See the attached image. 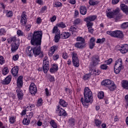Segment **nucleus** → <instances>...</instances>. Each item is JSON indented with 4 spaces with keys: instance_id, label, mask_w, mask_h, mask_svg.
<instances>
[{
    "instance_id": "nucleus-59",
    "label": "nucleus",
    "mask_w": 128,
    "mask_h": 128,
    "mask_svg": "<svg viewBox=\"0 0 128 128\" xmlns=\"http://www.w3.org/2000/svg\"><path fill=\"white\" fill-rule=\"evenodd\" d=\"M56 16H54L52 18H50V20L51 22H56Z\"/></svg>"
},
{
    "instance_id": "nucleus-63",
    "label": "nucleus",
    "mask_w": 128,
    "mask_h": 128,
    "mask_svg": "<svg viewBox=\"0 0 128 128\" xmlns=\"http://www.w3.org/2000/svg\"><path fill=\"white\" fill-rule=\"evenodd\" d=\"M18 58H19V56L18 54H15L12 56V58L14 60H18Z\"/></svg>"
},
{
    "instance_id": "nucleus-56",
    "label": "nucleus",
    "mask_w": 128,
    "mask_h": 128,
    "mask_svg": "<svg viewBox=\"0 0 128 128\" xmlns=\"http://www.w3.org/2000/svg\"><path fill=\"white\" fill-rule=\"evenodd\" d=\"M32 116H34V112H30L28 114L26 115V118H28L29 120H30Z\"/></svg>"
},
{
    "instance_id": "nucleus-26",
    "label": "nucleus",
    "mask_w": 128,
    "mask_h": 128,
    "mask_svg": "<svg viewBox=\"0 0 128 128\" xmlns=\"http://www.w3.org/2000/svg\"><path fill=\"white\" fill-rule=\"evenodd\" d=\"M80 12L81 14L84 16L86 14V8L84 6H81L80 8Z\"/></svg>"
},
{
    "instance_id": "nucleus-10",
    "label": "nucleus",
    "mask_w": 128,
    "mask_h": 128,
    "mask_svg": "<svg viewBox=\"0 0 128 128\" xmlns=\"http://www.w3.org/2000/svg\"><path fill=\"white\" fill-rule=\"evenodd\" d=\"M26 14V12H24L21 16L20 24L22 26H26L28 22V16Z\"/></svg>"
},
{
    "instance_id": "nucleus-43",
    "label": "nucleus",
    "mask_w": 128,
    "mask_h": 128,
    "mask_svg": "<svg viewBox=\"0 0 128 128\" xmlns=\"http://www.w3.org/2000/svg\"><path fill=\"white\" fill-rule=\"evenodd\" d=\"M48 10V6H44L41 8L40 10V12L42 14H44L46 12V10Z\"/></svg>"
},
{
    "instance_id": "nucleus-3",
    "label": "nucleus",
    "mask_w": 128,
    "mask_h": 128,
    "mask_svg": "<svg viewBox=\"0 0 128 128\" xmlns=\"http://www.w3.org/2000/svg\"><path fill=\"white\" fill-rule=\"evenodd\" d=\"M8 42L11 44V50L12 52H16L20 46V40L16 39V37L13 36L8 40Z\"/></svg>"
},
{
    "instance_id": "nucleus-13",
    "label": "nucleus",
    "mask_w": 128,
    "mask_h": 128,
    "mask_svg": "<svg viewBox=\"0 0 128 128\" xmlns=\"http://www.w3.org/2000/svg\"><path fill=\"white\" fill-rule=\"evenodd\" d=\"M22 78V76H20L17 80V86L18 88H22V86H24Z\"/></svg>"
},
{
    "instance_id": "nucleus-12",
    "label": "nucleus",
    "mask_w": 128,
    "mask_h": 128,
    "mask_svg": "<svg viewBox=\"0 0 128 128\" xmlns=\"http://www.w3.org/2000/svg\"><path fill=\"white\" fill-rule=\"evenodd\" d=\"M11 72L13 76H14V78L16 76H18V66H14L12 69Z\"/></svg>"
},
{
    "instance_id": "nucleus-36",
    "label": "nucleus",
    "mask_w": 128,
    "mask_h": 128,
    "mask_svg": "<svg viewBox=\"0 0 128 128\" xmlns=\"http://www.w3.org/2000/svg\"><path fill=\"white\" fill-rule=\"evenodd\" d=\"M98 2L96 0H89V4L90 6H96V4H98Z\"/></svg>"
},
{
    "instance_id": "nucleus-6",
    "label": "nucleus",
    "mask_w": 128,
    "mask_h": 128,
    "mask_svg": "<svg viewBox=\"0 0 128 128\" xmlns=\"http://www.w3.org/2000/svg\"><path fill=\"white\" fill-rule=\"evenodd\" d=\"M72 56L73 66L75 68H78L80 66V60L78 59V54L76 52H73L72 53Z\"/></svg>"
},
{
    "instance_id": "nucleus-15",
    "label": "nucleus",
    "mask_w": 128,
    "mask_h": 128,
    "mask_svg": "<svg viewBox=\"0 0 128 128\" xmlns=\"http://www.w3.org/2000/svg\"><path fill=\"white\" fill-rule=\"evenodd\" d=\"M114 81L110 80H108V79H106L105 80H104L102 82V86H108H108L111 84L112 83V82H113Z\"/></svg>"
},
{
    "instance_id": "nucleus-62",
    "label": "nucleus",
    "mask_w": 128,
    "mask_h": 128,
    "mask_svg": "<svg viewBox=\"0 0 128 128\" xmlns=\"http://www.w3.org/2000/svg\"><path fill=\"white\" fill-rule=\"evenodd\" d=\"M69 122H70V124H71L72 126H74V119L72 118H70L69 120Z\"/></svg>"
},
{
    "instance_id": "nucleus-61",
    "label": "nucleus",
    "mask_w": 128,
    "mask_h": 128,
    "mask_svg": "<svg viewBox=\"0 0 128 128\" xmlns=\"http://www.w3.org/2000/svg\"><path fill=\"white\" fill-rule=\"evenodd\" d=\"M100 68L102 70H107L108 69V66L106 64H102L100 66Z\"/></svg>"
},
{
    "instance_id": "nucleus-53",
    "label": "nucleus",
    "mask_w": 128,
    "mask_h": 128,
    "mask_svg": "<svg viewBox=\"0 0 128 128\" xmlns=\"http://www.w3.org/2000/svg\"><path fill=\"white\" fill-rule=\"evenodd\" d=\"M70 32H72V34H74V32H76V28L74 26H72L69 29Z\"/></svg>"
},
{
    "instance_id": "nucleus-4",
    "label": "nucleus",
    "mask_w": 128,
    "mask_h": 128,
    "mask_svg": "<svg viewBox=\"0 0 128 128\" xmlns=\"http://www.w3.org/2000/svg\"><path fill=\"white\" fill-rule=\"evenodd\" d=\"M122 70V58H119L116 61L114 66V72L116 74L120 72Z\"/></svg>"
},
{
    "instance_id": "nucleus-7",
    "label": "nucleus",
    "mask_w": 128,
    "mask_h": 128,
    "mask_svg": "<svg viewBox=\"0 0 128 128\" xmlns=\"http://www.w3.org/2000/svg\"><path fill=\"white\" fill-rule=\"evenodd\" d=\"M100 62V56L98 55L93 56L90 60V68H94V66H98V62Z\"/></svg>"
},
{
    "instance_id": "nucleus-30",
    "label": "nucleus",
    "mask_w": 128,
    "mask_h": 128,
    "mask_svg": "<svg viewBox=\"0 0 128 128\" xmlns=\"http://www.w3.org/2000/svg\"><path fill=\"white\" fill-rule=\"evenodd\" d=\"M58 28H66V25L64 22H60L56 25Z\"/></svg>"
},
{
    "instance_id": "nucleus-47",
    "label": "nucleus",
    "mask_w": 128,
    "mask_h": 128,
    "mask_svg": "<svg viewBox=\"0 0 128 128\" xmlns=\"http://www.w3.org/2000/svg\"><path fill=\"white\" fill-rule=\"evenodd\" d=\"M36 106H42V98L38 99Z\"/></svg>"
},
{
    "instance_id": "nucleus-37",
    "label": "nucleus",
    "mask_w": 128,
    "mask_h": 128,
    "mask_svg": "<svg viewBox=\"0 0 128 128\" xmlns=\"http://www.w3.org/2000/svg\"><path fill=\"white\" fill-rule=\"evenodd\" d=\"M98 98H100L102 100V98H104V92L100 91L98 93Z\"/></svg>"
},
{
    "instance_id": "nucleus-46",
    "label": "nucleus",
    "mask_w": 128,
    "mask_h": 128,
    "mask_svg": "<svg viewBox=\"0 0 128 128\" xmlns=\"http://www.w3.org/2000/svg\"><path fill=\"white\" fill-rule=\"evenodd\" d=\"M54 6L55 8H60V6H62V3L60 2H55L54 4Z\"/></svg>"
},
{
    "instance_id": "nucleus-5",
    "label": "nucleus",
    "mask_w": 128,
    "mask_h": 128,
    "mask_svg": "<svg viewBox=\"0 0 128 128\" xmlns=\"http://www.w3.org/2000/svg\"><path fill=\"white\" fill-rule=\"evenodd\" d=\"M106 34L114 38H124V34L120 30L107 31Z\"/></svg>"
},
{
    "instance_id": "nucleus-40",
    "label": "nucleus",
    "mask_w": 128,
    "mask_h": 128,
    "mask_svg": "<svg viewBox=\"0 0 128 128\" xmlns=\"http://www.w3.org/2000/svg\"><path fill=\"white\" fill-rule=\"evenodd\" d=\"M49 64L50 62H48V58L46 56L43 60V64Z\"/></svg>"
},
{
    "instance_id": "nucleus-64",
    "label": "nucleus",
    "mask_w": 128,
    "mask_h": 128,
    "mask_svg": "<svg viewBox=\"0 0 128 128\" xmlns=\"http://www.w3.org/2000/svg\"><path fill=\"white\" fill-rule=\"evenodd\" d=\"M88 32L92 34H94V28H92V27L88 28Z\"/></svg>"
},
{
    "instance_id": "nucleus-41",
    "label": "nucleus",
    "mask_w": 128,
    "mask_h": 128,
    "mask_svg": "<svg viewBox=\"0 0 128 128\" xmlns=\"http://www.w3.org/2000/svg\"><path fill=\"white\" fill-rule=\"evenodd\" d=\"M10 124H14L16 122V116H12L10 117Z\"/></svg>"
},
{
    "instance_id": "nucleus-54",
    "label": "nucleus",
    "mask_w": 128,
    "mask_h": 128,
    "mask_svg": "<svg viewBox=\"0 0 128 128\" xmlns=\"http://www.w3.org/2000/svg\"><path fill=\"white\" fill-rule=\"evenodd\" d=\"M32 108H34V104H30V106L26 107V110H32Z\"/></svg>"
},
{
    "instance_id": "nucleus-8",
    "label": "nucleus",
    "mask_w": 128,
    "mask_h": 128,
    "mask_svg": "<svg viewBox=\"0 0 128 128\" xmlns=\"http://www.w3.org/2000/svg\"><path fill=\"white\" fill-rule=\"evenodd\" d=\"M56 112L60 116H68V114H66V110L61 108L60 105L56 106Z\"/></svg>"
},
{
    "instance_id": "nucleus-29",
    "label": "nucleus",
    "mask_w": 128,
    "mask_h": 128,
    "mask_svg": "<svg viewBox=\"0 0 128 128\" xmlns=\"http://www.w3.org/2000/svg\"><path fill=\"white\" fill-rule=\"evenodd\" d=\"M84 22H86V26L88 28H92L94 26V23L92 22L88 21V20H86V19H84Z\"/></svg>"
},
{
    "instance_id": "nucleus-21",
    "label": "nucleus",
    "mask_w": 128,
    "mask_h": 128,
    "mask_svg": "<svg viewBox=\"0 0 128 128\" xmlns=\"http://www.w3.org/2000/svg\"><path fill=\"white\" fill-rule=\"evenodd\" d=\"M97 16L96 15H92L86 18L84 20H88L89 22H94V20H96Z\"/></svg>"
},
{
    "instance_id": "nucleus-25",
    "label": "nucleus",
    "mask_w": 128,
    "mask_h": 128,
    "mask_svg": "<svg viewBox=\"0 0 128 128\" xmlns=\"http://www.w3.org/2000/svg\"><path fill=\"white\" fill-rule=\"evenodd\" d=\"M59 104L63 108H66L68 104L66 102L62 99L60 100Z\"/></svg>"
},
{
    "instance_id": "nucleus-20",
    "label": "nucleus",
    "mask_w": 128,
    "mask_h": 128,
    "mask_svg": "<svg viewBox=\"0 0 128 128\" xmlns=\"http://www.w3.org/2000/svg\"><path fill=\"white\" fill-rule=\"evenodd\" d=\"M56 50H58V47H56V46H53L51 47L48 53L50 56H52V54H54V52H56Z\"/></svg>"
},
{
    "instance_id": "nucleus-51",
    "label": "nucleus",
    "mask_w": 128,
    "mask_h": 128,
    "mask_svg": "<svg viewBox=\"0 0 128 128\" xmlns=\"http://www.w3.org/2000/svg\"><path fill=\"white\" fill-rule=\"evenodd\" d=\"M16 34L18 36H22L24 34L20 30H18L16 32Z\"/></svg>"
},
{
    "instance_id": "nucleus-14",
    "label": "nucleus",
    "mask_w": 128,
    "mask_h": 128,
    "mask_svg": "<svg viewBox=\"0 0 128 128\" xmlns=\"http://www.w3.org/2000/svg\"><path fill=\"white\" fill-rule=\"evenodd\" d=\"M16 92L18 100H22V98H24V92L20 90V88H18Z\"/></svg>"
},
{
    "instance_id": "nucleus-31",
    "label": "nucleus",
    "mask_w": 128,
    "mask_h": 128,
    "mask_svg": "<svg viewBox=\"0 0 128 128\" xmlns=\"http://www.w3.org/2000/svg\"><path fill=\"white\" fill-rule=\"evenodd\" d=\"M76 48H82L84 46V43H82L78 42L75 44Z\"/></svg>"
},
{
    "instance_id": "nucleus-2",
    "label": "nucleus",
    "mask_w": 128,
    "mask_h": 128,
    "mask_svg": "<svg viewBox=\"0 0 128 128\" xmlns=\"http://www.w3.org/2000/svg\"><path fill=\"white\" fill-rule=\"evenodd\" d=\"M84 98H81V102L84 106H88L89 102L90 104L92 102V92L88 87H86L84 88Z\"/></svg>"
},
{
    "instance_id": "nucleus-50",
    "label": "nucleus",
    "mask_w": 128,
    "mask_h": 128,
    "mask_svg": "<svg viewBox=\"0 0 128 128\" xmlns=\"http://www.w3.org/2000/svg\"><path fill=\"white\" fill-rule=\"evenodd\" d=\"M6 62V60L4 56H0V64H4Z\"/></svg>"
},
{
    "instance_id": "nucleus-39",
    "label": "nucleus",
    "mask_w": 128,
    "mask_h": 128,
    "mask_svg": "<svg viewBox=\"0 0 128 128\" xmlns=\"http://www.w3.org/2000/svg\"><path fill=\"white\" fill-rule=\"evenodd\" d=\"M94 76H98L100 74V71L98 70V69H94L92 70Z\"/></svg>"
},
{
    "instance_id": "nucleus-42",
    "label": "nucleus",
    "mask_w": 128,
    "mask_h": 128,
    "mask_svg": "<svg viewBox=\"0 0 128 128\" xmlns=\"http://www.w3.org/2000/svg\"><path fill=\"white\" fill-rule=\"evenodd\" d=\"M8 68H4L2 70V74L4 76H6L8 74Z\"/></svg>"
},
{
    "instance_id": "nucleus-45",
    "label": "nucleus",
    "mask_w": 128,
    "mask_h": 128,
    "mask_svg": "<svg viewBox=\"0 0 128 128\" xmlns=\"http://www.w3.org/2000/svg\"><path fill=\"white\" fill-rule=\"evenodd\" d=\"M6 31L4 28L0 29V36H6Z\"/></svg>"
},
{
    "instance_id": "nucleus-23",
    "label": "nucleus",
    "mask_w": 128,
    "mask_h": 128,
    "mask_svg": "<svg viewBox=\"0 0 128 128\" xmlns=\"http://www.w3.org/2000/svg\"><path fill=\"white\" fill-rule=\"evenodd\" d=\"M52 32L56 34H60V30H58V26L56 25L54 27Z\"/></svg>"
},
{
    "instance_id": "nucleus-28",
    "label": "nucleus",
    "mask_w": 128,
    "mask_h": 128,
    "mask_svg": "<svg viewBox=\"0 0 128 128\" xmlns=\"http://www.w3.org/2000/svg\"><path fill=\"white\" fill-rule=\"evenodd\" d=\"M12 81V75L8 76L4 80V84H8Z\"/></svg>"
},
{
    "instance_id": "nucleus-49",
    "label": "nucleus",
    "mask_w": 128,
    "mask_h": 128,
    "mask_svg": "<svg viewBox=\"0 0 128 128\" xmlns=\"http://www.w3.org/2000/svg\"><path fill=\"white\" fill-rule=\"evenodd\" d=\"M60 34H56L55 36V42H58V40H60Z\"/></svg>"
},
{
    "instance_id": "nucleus-57",
    "label": "nucleus",
    "mask_w": 128,
    "mask_h": 128,
    "mask_svg": "<svg viewBox=\"0 0 128 128\" xmlns=\"http://www.w3.org/2000/svg\"><path fill=\"white\" fill-rule=\"evenodd\" d=\"M90 78V74H86L84 76H83V80H88Z\"/></svg>"
},
{
    "instance_id": "nucleus-34",
    "label": "nucleus",
    "mask_w": 128,
    "mask_h": 128,
    "mask_svg": "<svg viewBox=\"0 0 128 128\" xmlns=\"http://www.w3.org/2000/svg\"><path fill=\"white\" fill-rule=\"evenodd\" d=\"M94 122L96 126H98V128H100V124H102L101 120L98 119H95Z\"/></svg>"
},
{
    "instance_id": "nucleus-11",
    "label": "nucleus",
    "mask_w": 128,
    "mask_h": 128,
    "mask_svg": "<svg viewBox=\"0 0 128 128\" xmlns=\"http://www.w3.org/2000/svg\"><path fill=\"white\" fill-rule=\"evenodd\" d=\"M36 84H34V83H31L30 86V94H36Z\"/></svg>"
},
{
    "instance_id": "nucleus-24",
    "label": "nucleus",
    "mask_w": 128,
    "mask_h": 128,
    "mask_svg": "<svg viewBox=\"0 0 128 128\" xmlns=\"http://www.w3.org/2000/svg\"><path fill=\"white\" fill-rule=\"evenodd\" d=\"M108 88L112 92H114V90H116V84H114V81L112 82L111 84L108 86Z\"/></svg>"
},
{
    "instance_id": "nucleus-32",
    "label": "nucleus",
    "mask_w": 128,
    "mask_h": 128,
    "mask_svg": "<svg viewBox=\"0 0 128 128\" xmlns=\"http://www.w3.org/2000/svg\"><path fill=\"white\" fill-rule=\"evenodd\" d=\"M30 120L28 118L26 117L23 120V124H25L26 126H28V124H30Z\"/></svg>"
},
{
    "instance_id": "nucleus-55",
    "label": "nucleus",
    "mask_w": 128,
    "mask_h": 128,
    "mask_svg": "<svg viewBox=\"0 0 128 128\" xmlns=\"http://www.w3.org/2000/svg\"><path fill=\"white\" fill-rule=\"evenodd\" d=\"M60 58V54H54L53 56V60H58Z\"/></svg>"
},
{
    "instance_id": "nucleus-38",
    "label": "nucleus",
    "mask_w": 128,
    "mask_h": 128,
    "mask_svg": "<svg viewBox=\"0 0 128 128\" xmlns=\"http://www.w3.org/2000/svg\"><path fill=\"white\" fill-rule=\"evenodd\" d=\"M106 42V38L97 39L96 44H104Z\"/></svg>"
},
{
    "instance_id": "nucleus-17",
    "label": "nucleus",
    "mask_w": 128,
    "mask_h": 128,
    "mask_svg": "<svg viewBox=\"0 0 128 128\" xmlns=\"http://www.w3.org/2000/svg\"><path fill=\"white\" fill-rule=\"evenodd\" d=\"M120 52L122 54H126L128 52V45L126 44L122 45L120 49Z\"/></svg>"
},
{
    "instance_id": "nucleus-1",
    "label": "nucleus",
    "mask_w": 128,
    "mask_h": 128,
    "mask_svg": "<svg viewBox=\"0 0 128 128\" xmlns=\"http://www.w3.org/2000/svg\"><path fill=\"white\" fill-rule=\"evenodd\" d=\"M42 31H34L31 38V44L36 46L32 48L31 46L27 47L26 54L28 56H32L33 54L36 56L40 54V44H42Z\"/></svg>"
},
{
    "instance_id": "nucleus-44",
    "label": "nucleus",
    "mask_w": 128,
    "mask_h": 128,
    "mask_svg": "<svg viewBox=\"0 0 128 128\" xmlns=\"http://www.w3.org/2000/svg\"><path fill=\"white\" fill-rule=\"evenodd\" d=\"M13 15H14V13H12V11H11V10L7 11L6 16L8 18H10Z\"/></svg>"
},
{
    "instance_id": "nucleus-48",
    "label": "nucleus",
    "mask_w": 128,
    "mask_h": 128,
    "mask_svg": "<svg viewBox=\"0 0 128 128\" xmlns=\"http://www.w3.org/2000/svg\"><path fill=\"white\" fill-rule=\"evenodd\" d=\"M122 28H128V22H124L121 24Z\"/></svg>"
},
{
    "instance_id": "nucleus-27",
    "label": "nucleus",
    "mask_w": 128,
    "mask_h": 128,
    "mask_svg": "<svg viewBox=\"0 0 128 128\" xmlns=\"http://www.w3.org/2000/svg\"><path fill=\"white\" fill-rule=\"evenodd\" d=\"M50 69V65L48 64H43V70L44 72V74H46L48 72V70Z\"/></svg>"
},
{
    "instance_id": "nucleus-16",
    "label": "nucleus",
    "mask_w": 128,
    "mask_h": 128,
    "mask_svg": "<svg viewBox=\"0 0 128 128\" xmlns=\"http://www.w3.org/2000/svg\"><path fill=\"white\" fill-rule=\"evenodd\" d=\"M58 64H54L52 67L50 68V72L52 74L58 72Z\"/></svg>"
},
{
    "instance_id": "nucleus-35",
    "label": "nucleus",
    "mask_w": 128,
    "mask_h": 128,
    "mask_svg": "<svg viewBox=\"0 0 128 128\" xmlns=\"http://www.w3.org/2000/svg\"><path fill=\"white\" fill-rule=\"evenodd\" d=\"M77 42H80L82 44H84L86 42V40H84V38L80 36H78L76 38Z\"/></svg>"
},
{
    "instance_id": "nucleus-9",
    "label": "nucleus",
    "mask_w": 128,
    "mask_h": 128,
    "mask_svg": "<svg viewBox=\"0 0 128 128\" xmlns=\"http://www.w3.org/2000/svg\"><path fill=\"white\" fill-rule=\"evenodd\" d=\"M120 9L119 8H116L115 10H113V11H112L111 12H108L106 13V16L108 18H112L114 16H116V14L120 12Z\"/></svg>"
},
{
    "instance_id": "nucleus-52",
    "label": "nucleus",
    "mask_w": 128,
    "mask_h": 128,
    "mask_svg": "<svg viewBox=\"0 0 128 128\" xmlns=\"http://www.w3.org/2000/svg\"><path fill=\"white\" fill-rule=\"evenodd\" d=\"M32 28V24H28L26 26V32H29V30H30V28Z\"/></svg>"
},
{
    "instance_id": "nucleus-18",
    "label": "nucleus",
    "mask_w": 128,
    "mask_h": 128,
    "mask_svg": "<svg viewBox=\"0 0 128 128\" xmlns=\"http://www.w3.org/2000/svg\"><path fill=\"white\" fill-rule=\"evenodd\" d=\"M120 8L126 14H128V6L125 4H122L120 5Z\"/></svg>"
},
{
    "instance_id": "nucleus-58",
    "label": "nucleus",
    "mask_w": 128,
    "mask_h": 128,
    "mask_svg": "<svg viewBox=\"0 0 128 128\" xmlns=\"http://www.w3.org/2000/svg\"><path fill=\"white\" fill-rule=\"evenodd\" d=\"M62 58L64 60H66L67 58H68V53L64 52L62 54Z\"/></svg>"
},
{
    "instance_id": "nucleus-60",
    "label": "nucleus",
    "mask_w": 128,
    "mask_h": 128,
    "mask_svg": "<svg viewBox=\"0 0 128 128\" xmlns=\"http://www.w3.org/2000/svg\"><path fill=\"white\" fill-rule=\"evenodd\" d=\"M82 22V20H80V18H77L74 21L76 24H80V22Z\"/></svg>"
},
{
    "instance_id": "nucleus-22",
    "label": "nucleus",
    "mask_w": 128,
    "mask_h": 128,
    "mask_svg": "<svg viewBox=\"0 0 128 128\" xmlns=\"http://www.w3.org/2000/svg\"><path fill=\"white\" fill-rule=\"evenodd\" d=\"M122 88L125 90H128V80H123L122 82Z\"/></svg>"
},
{
    "instance_id": "nucleus-33",
    "label": "nucleus",
    "mask_w": 128,
    "mask_h": 128,
    "mask_svg": "<svg viewBox=\"0 0 128 128\" xmlns=\"http://www.w3.org/2000/svg\"><path fill=\"white\" fill-rule=\"evenodd\" d=\"M50 124L53 128H58V123L56 122L54 120H50Z\"/></svg>"
},
{
    "instance_id": "nucleus-19",
    "label": "nucleus",
    "mask_w": 128,
    "mask_h": 128,
    "mask_svg": "<svg viewBox=\"0 0 128 128\" xmlns=\"http://www.w3.org/2000/svg\"><path fill=\"white\" fill-rule=\"evenodd\" d=\"M70 36V34L68 32H62L60 34L61 38L63 40H66V38H68Z\"/></svg>"
}]
</instances>
